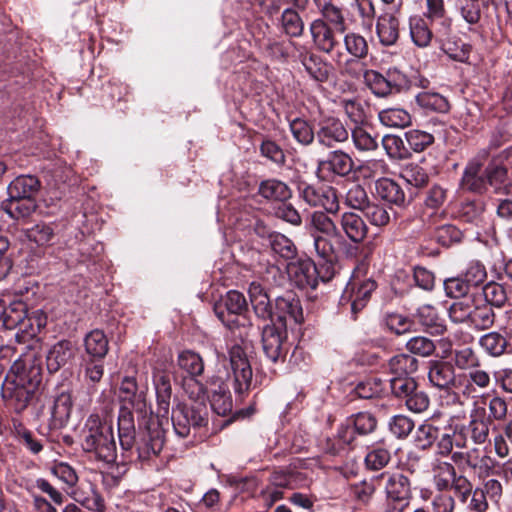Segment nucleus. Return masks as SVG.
Instances as JSON below:
<instances>
[{"label":"nucleus","mask_w":512,"mask_h":512,"mask_svg":"<svg viewBox=\"0 0 512 512\" xmlns=\"http://www.w3.org/2000/svg\"><path fill=\"white\" fill-rule=\"evenodd\" d=\"M86 352L94 358H103L108 352V340L101 330H93L84 340Z\"/></svg>","instance_id":"obj_37"},{"label":"nucleus","mask_w":512,"mask_h":512,"mask_svg":"<svg viewBox=\"0 0 512 512\" xmlns=\"http://www.w3.org/2000/svg\"><path fill=\"white\" fill-rule=\"evenodd\" d=\"M415 317L419 324L430 334L441 335L446 330L444 320L438 315L436 309L429 304L420 306Z\"/></svg>","instance_id":"obj_26"},{"label":"nucleus","mask_w":512,"mask_h":512,"mask_svg":"<svg viewBox=\"0 0 512 512\" xmlns=\"http://www.w3.org/2000/svg\"><path fill=\"white\" fill-rule=\"evenodd\" d=\"M82 446L84 450L94 452L99 459L105 462H112L116 458L112 426L102 423L98 416L88 418Z\"/></svg>","instance_id":"obj_3"},{"label":"nucleus","mask_w":512,"mask_h":512,"mask_svg":"<svg viewBox=\"0 0 512 512\" xmlns=\"http://www.w3.org/2000/svg\"><path fill=\"white\" fill-rule=\"evenodd\" d=\"M439 428L431 423H423L416 430V442L422 449L431 447L439 437Z\"/></svg>","instance_id":"obj_64"},{"label":"nucleus","mask_w":512,"mask_h":512,"mask_svg":"<svg viewBox=\"0 0 512 512\" xmlns=\"http://www.w3.org/2000/svg\"><path fill=\"white\" fill-rule=\"evenodd\" d=\"M457 9L462 19L470 25L477 24L481 19L479 0H458Z\"/></svg>","instance_id":"obj_58"},{"label":"nucleus","mask_w":512,"mask_h":512,"mask_svg":"<svg viewBox=\"0 0 512 512\" xmlns=\"http://www.w3.org/2000/svg\"><path fill=\"white\" fill-rule=\"evenodd\" d=\"M378 118L380 122L393 128H404L411 123L410 114L401 108H387L379 112Z\"/></svg>","instance_id":"obj_38"},{"label":"nucleus","mask_w":512,"mask_h":512,"mask_svg":"<svg viewBox=\"0 0 512 512\" xmlns=\"http://www.w3.org/2000/svg\"><path fill=\"white\" fill-rule=\"evenodd\" d=\"M473 310V302L469 299L454 302L448 314L452 322L457 324L470 323L471 311Z\"/></svg>","instance_id":"obj_57"},{"label":"nucleus","mask_w":512,"mask_h":512,"mask_svg":"<svg viewBox=\"0 0 512 512\" xmlns=\"http://www.w3.org/2000/svg\"><path fill=\"white\" fill-rule=\"evenodd\" d=\"M2 210L19 224L28 223L38 208L37 199L7 198L1 204Z\"/></svg>","instance_id":"obj_16"},{"label":"nucleus","mask_w":512,"mask_h":512,"mask_svg":"<svg viewBox=\"0 0 512 512\" xmlns=\"http://www.w3.org/2000/svg\"><path fill=\"white\" fill-rule=\"evenodd\" d=\"M286 329L276 324L266 325L262 331V346L267 358L276 362L284 355V340Z\"/></svg>","instance_id":"obj_14"},{"label":"nucleus","mask_w":512,"mask_h":512,"mask_svg":"<svg viewBox=\"0 0 512 512\" xmlns=\"http://www.w3.org/2000/svg\"><path fill=\"white\" fill-rule=\"evenodd\" d=\"M287 275L292 283L301 289H315L318 285V271L311 259H298L289 262Z\"/></svg>","instance_id":"obj_11"},{"label":"nucleus","mask_w":512,"mask_h":512,"mask_svg":"<svg viewBox=\"0 0 512 512\" xmlns=\"http://www.w3.org/2000/svg\"><path fill=\"white\" fill-rule=\"evenodd\" d=\"M478 343L487 355L495 358L502 356L508 346L506 337L497 331H491L482 335Z\"/></svg>","instance_id":"obj_33"},{"label":"nucleus","mask_w":512,"mask_h":512,"mask_svg":"<svg viewBox=\"0 0 512 512\" xmlns=\"http://www.w3.org/2000/svg\"><path fill=\"white\" fill-rule=\"evenodd\" d=\"M268 242L271 250L285 259H292L296 255V246L284 234L273 232L268 235Z\"/></svg>","instance_id":"obj_39"},{"label":"nucleus","mask_w":512,"mask_h":512,"mask_svg":"<svg viewBox=\"0 0 512 512\" xmlns=\"http://www.w3.org/2000/svg\"><path fill=\"white\" fill-rule=\"evenodd\" d=\"M349 135V131L339 119L329 117L319 123L316 139L319 144L332 148L336 144L346 142Z\"/></svg>","instance_id":"obj_13"},{"label":"nucleus","mask_w":512,"mask_h":512,"mask_svg":"<svg viewBox=\"0 0 512 512\" xmlns=\"http://www.w3.org/2000/svg\"><path fill=\"white\" fill-rule=\"evenodd\" d=\"M344 45L346 51L354 58L363 59L368 54V44L366 39L360 34L350 32L344 36Z\"/></svg>","instance_id":"obj_52"},{"label":"nucleus","mask_w":512,"mask_h":512,"mask_svg":"<svg viewBox=\"0 0 512 512\" xmlns=\"http://www.w3.org/2000/svg\"><path fill=\"white\" fill-rule=\"evenodd\" d=\"M340 232L351 241V243L361 244L368 233V227L365 221L356 213L345 212L340 218Z\"/></svg>","instance_id":"obj_20"},{"label":"nucleus","mask_w":512,"mask_h":512,"mask_svg":"<svg viewBox=\"0 0 512 512\" xmlns=\"http://www.w3.org/2000/svg\"><path fill=\"white\" fill-rule=\"evenodd\" d=\"M0 314L2 327L7 330L17 329L15 339L19 343L35 337L44 325L41 319L28 316L27 305L21 300L7 305L0 299Z\"/></svg>","instance_id":"obj_2"},{"label":"nucleus","mask_w":512,"mask_h":512,"mask_svg":"<svg viewBox=\"0 0 512 512\" xmlns=\"http://www.w3.org/2000/svg\"><path fill=\"white\" fill-rule=\"evenodd\" d=\"M410 36L413 43L419 48H426L430 45L434 33L430 28L427 19L422 16H412L409 19Z\"/></svg>","instance_id":"obj_30"},{"label":"nucleus","mask_w":512,"mask_h":512,"mask_svg":"<svg viewBox=\"0 0 512 512\" xmlns=\"http://www.w3.org/2000/svg\"><path fill=\"white\" fill-rule=\"evenodd\" d=\"M165 443V432L158 423H151L138 446L139 458L146 460L158 455Z\"/></svg>","instance_id":"obj_18"},{"label":"nucleus","mask_w":512,"mask_h":512,"mask_svg":"<svg viewBox=\"0 0 512 512\" xmlns=\"http://www.w3.org/2000/svg\"><path fill=\"white\" fill-rule=\"evenodd\" d=\"M375 192L382 200L395 205H403L405 193L392 179L380 178L375 182Z\"/></svg>","instance_id":"obj_31"},{"label":"nucleus","mask_w":512,"mask_h":512,"mask_svg":"<svg viewBox=\"0 0 512 512\" xmlns=\"http://www.w3.org/2000/svg\"><path fill=\"white\" fill-rule=\"evenodd\" d=\"M118 436L124 449L132 446L134 439V424L130 412L124 411L118 418Z\"/></svg>","instance_id":"obj_50"},{"label":"nucleus","mask_w":512,"mask_h":512,"mask_svg":"<svg viewBox=\"0 0 512 512\" xmlns=\"http://www.w3.org/2000/svg\"><path fill=\"white\" fill-rule=\"evenodd\" d=\"M495 321V313L491 306L484 304L482 306H474L471 311L469 325L477 330H486L493 326Z\"/></svg>","instance_id":"obj_43"},{"label":"nucleus","mask_w":512,"mask_h":512,"mask_svg":"<svg viewBox=\"0 0 512 512\" xmlns=\"http://www.w3.org/2000/svg\"><path fill=\"white\" fill-rule=\"evenodd\" d=\"M400 177L410 186L421 188L427 185L429 175L426 170L416 163L406 164L400 173Z\"/></svg>","instance_id":"obj_44"},{"label":"nucleus","mask_w":512,"mask_h":512,"mask_svg":"<svg viewBox=\"0 0 512 512\" xmlns=\"http://www.w3.org/2000/svg\"><path fill=\"white\" fill-rule=\"evenodd\" d=\"M282 28L284 32L291 37H299L302 35L304 30V23L299 14L290 8L283 11L282 17Z\"/></svg>","instance_id":"obj_51"},{"label":"nucleus","mask_w":512,"mask_h":512,"mask_svg":"<svg viewBox=\"0 0 512 512\" xmlns=\"http://www.w3.org/2000/svg\"><path fill=\"white\" fill-rule=\"evenodd\" d=\"M247 310V302L244 295L238 291L231 290L217 303L214 307L216 316L230 330L242 328L244 331L239 332L241 338L248 337L251 324L248 319L243 316Z\"/></svg>","instance_id":"obj_4"},{"label":"nucleus","mask_w":512,"mask_h":512,"mask_svg":"<svg viewBox=\"0 0 512 512\" xmlns=\"http://www.w3.org/2000/svg\"><path fill=\"white\" fill-rule=\"evenodd\" d=\"M329 213L322 211H315L310 217L311 233H319L326 236H335L342 239L340 230L336 223L328 216Z\"/></svg>","instance_id":"obj_35"},{"label":"nucleus","mask_w":512,"mask_h":512,"mask_svg":"<svg viewBox=\"0 0 512 512\" xmlns=\"http://www.w3.org/2000/svg\"><path fill=\"white\" fill-rule=\"evenodd\" d=\"M480 164L470 163L464 170L462 185L464 188L482 193L486 189L487 182L479 176Z\"/></svg>","instance_id":"obj_45"},{"label":"nucleus","mask_w":512,"mask_h":512,"mask_svg":"<svg viewBox=\"0 0 512 512\" xmlns=\"http://www.w3.org/2000/svg\"><path fill=\"white\" fill-rule=\"evenodd\" d=\"M46 365L49 374L59 373V380H57L55 386V394L52 396L53 404L50 407L51 415L54 420H61L62 411L64 409V390L62 389L63 374L61 371L64 365V340H58L48 351L46 357Z\"/></svg>","instance_id":"obj_8"},{"label":"nucleus","mask_w":512,"mask_h":512,"mask_svg":"<svg viewBox=\"0 0 512 512\" xmlns=\"http://www.w3.org/2000/svg\"><path fill=\"white\" fill-rule=\"evenodd\" d=\"M405 138L414 152H422L433 144L434 136L426 131L412 129L405 133Z\"/></svg>","instance_id":"obj_54"},{"label":"nucleus","mask_w":512,"mask_h":512,"mask_svg":"<svg viewBox=\"0 0 512 512\" xmlns=\"http://www.w3.org/2000/svg\"><path fill=\"white\" fill-rule=\"evenodd\" d=\"M399 20L392 12L382 13L376 22V33L381 45L389 47L399 39Z\"/></svg>","instance_id":"obj_21"},{"label":"nucleus","mask_w":512,"mask_h":512,"mask_svg":"<svg viewBox=\"0 0 512 512\" xmlns=\"http://www.w3.org/2000/svg\"><path fill=\"white\" fill-rule=\"evenodd\" d=\"M434 484L439 491L450 489L456 475L454 466L449 462L439 461L433 465Z\"/></svg>","instance_id":"obj_40"},{"label":"nucleus","mask_w":512,"mask_h":512,"mask_svg":"<svg viewBox=\"0 0 512 512\" xmlns=\"http://www.w3.org/2000/svg\"><path fill=\"white\" fill-rule=\"evenodd\" d=\"M300 61L309 76L317 82H326L331 72V65L313 53L300 55Z\"/></svg>","instance_id":"obj_27"},{"label":"nucleus","mask_w":512,"mask_h":512,"mask_svg":"<svg viewBox=\"0 0 512 512\" xmlns=\"http://www.w3.org/2000/svg\"><path fill=\"white\" fill-rule=\"evenodd\" d=\"M248 343L234 344L228 352L229 364L234 380V389L238 394L247 392L252 384V368L247 356Z\"/></svg>","instance_id":"obj_5"},{"label":"nucleus","mask_w":512,"mask_h":512,"mask_svg":"<svg viewBox=\"0 0 512 512\" xmlns=\"http://www.w3.org/2000/svg\"><path fill=\"white\" fill-rule=\"evenodd\" d=\"M177 364L180 369L189 375V377L200 376L204 371V362L202 357L191 350L182 351L178 355Z\"/></svg>","instance_id":"obj_36"},{"label":"nucleus","mask_w":512,"mask_h":512,"mask_svg":"<svg viewBox=\"0 0 512 512\" xmlns=\"http://www.w3.org/2000/svg\"><path fill=\"white\" fill-rule=\"evenodd\" d=\"M416 102L426 111L444 113L449 109L446 98L436 92H421L416 96Z\"/></svg>","instance_id":"obj_41"},{"label":"nucleus","mask_w":512,"mask_h":512,"mask_svg":"<svg viewBox=\"0 0 512 512\" xmlns=\"http://www.w3.org/2000/svg\"><path fill=\"white\" fill-rule=\"evenodd\" d=\"M376 286V282L371 279H367L361 284L356 282L348 283L340 297V306L344 310H350L351 314L356 317L366 306Z\"/></svg>","instance_id":"obj_9"},{"label":"nucleus","mask_w":512,"mask_h":512,"mask_svg":"<svg viewBox=\"0 0 512 512\" xmlns=\"http://www.w3.org/2000/svg\"><path fill=\"white\" fill-rule=\"evenodd\" d=\"M353 165V160L349 154L341 150H335L319 163V170L329 171L338 176H346L352 171Z\"/></svg>","instance_id":"obj_23"},{"label":"nucleus","mask_w":512,"mask_h":512,"mask_svg":"<svg viewBox=\"0 0 512 512\" xmlns=\"http://www.w3.org/2000/svg\"><path fill=\"white\" fill-rule=\"evenodd\" d=\"M120 398L122 401L131 405L137 411H142L145 404V394L138 390L134 377H125L120 385Z\"/></svg>","instance_id":"obj_32"},{"label":"nucleus","mask_w":512,"mask_h":512,"mask_svg":"<svg viewBox=\"0 0 512 512\" xmlns=\"http://www.w3.org/2000/svg\"><path fill=\"white\" fill-rule=\"evenodd\" d=\"M490 424V418L486 417L484 408H477L471 412L467 429L475 444L481 445L488 440Z\"/></svg>","instance_id":"obj_24"},{"label":"nucleus","mask_w":512,"mask_h":512,"mask_svg":"<svg viewBox=\"0 0 512 512\" xmlns=\"http://www.w3.org/2000/svg\"><path fill=\"white\" fill-rule=\"evenodd\" d=\"M351 138L355 148L361 152H370L378 148L377 139L372 136L362 125L355 126L351 130Z\"/></svg>","instance_id":"obj_47"},{"label":"nucleus","mask_w":512,"mask_h":512,"mask_svg":"<svg viewBox=\"0 0 512 512\" xmlns=\"http://www.w3.org/2000/svg\"><path fill=\"white\" fill-rule=\"evenodd\" d=\"M441 50L452 60L466 62L469 58L470 46L450 36L439 42Z\"/></svg>","instance_id":"obj_42"},{"label":"nucleus","mask_w":512,"mask_h":512,"mask_svg":"<svg viewBox=\"0 0 512 512\" xmlns=\"http://www.w3.org/2000/svg\"><path fill=\"white\" fill-rule=\"evenodd\" d=\"M376 482H378V479L373 477L369 480H363L351 485V493L353 497L361 503L370 502L377 490Z\"/></svg>","instance_id":"obj_60"},{"label":"nucleus","mask_w":512,"mask_h":512,"mask_svg":"<svg viewBox=\"0 0 512 512\" xmlns=\"http://www.w3.org/2000/svg\"><path fill=\"white\" fill-rule=\"evenodd\" d=\"M290 130L297 142L303 145L312 143L315 134L307 121L297 118L291 121Z\"/></svg>","instance_id":"obj_63"},{"label":"nucleus","mask_w":512,"mask_h":512,"mask_svg":"<svg viewBox=\"0 0 512 512\" xmlns=\"http://www.w3.org/2000/svg\"><path fill=\"white\" fill-rule=\"evenodd\" d=\"M258 192L265 199L279 202L287 201L292 195L290 188L284 182L276 179L262 181Z\"/></svg>","instance_id":"obj_34"},{"label":"nucleus","mask_w":512,"mask_h":512,"mask_svg":"<svg viewBox=\"0 0 512 512\" xmlns=\"http://www.w3.org/2000/svg\"><path fill=\"white\" fill-rule=\"evenodd\" d=\"M364 82L374 95L378 97H386L390 95L386 76L379 72L375 70H368L365 72Z\"/></svg>","instance_id":"obj_55"},{"label":"nucleus","mask_w":512,"mask_h":512,"mask_svg":"<svg viewBox=\"0 0 512 512\" xmlns=\"http://www.w3.org/2000/svg\"><path fill=\"white\" fill-rule=\"evenodd\" d=\"M251 305L257 317L273 320V310L269 296L261 284L252 282L248 289Z\"/></svg>","instance_id":"obj_25"},{"label":"nucleus","mask_w":512,"mask_h":512,"mask_svg":"<svg viewBox=\"0 0 512 512\" xmlns=\"http://www.w3.org/2000/svg\"><path fill=\"white\" fill-rule=\"evenodd\" d=\"M454 365L461 370L477 368L480 364L479 357L470 346H458L453 351Z\"/></svg>","instance_id":"obj_46"},{"label":"nucleus","mask_w":512,"mask_h":512,"mask_svg":"<svg viewBox=\"0 0 512 512\" xmlns=\"http://www.w3.org/2000/svg\"><path fill=\"white\" fill-rule=\"evenodd\" d=\"M433 236L439 244L449 247L461 242L463 233L453 224H444L436 227Z\"/></svg>","instance_id":"obj_49"},{"label":"nucleus","mask_w":512,"mask_h":512,"mask_svg":"<svg viewBox=\"0 0 512 512\" xmlns=\"http://www.w3.org/2000/svg\"><path fill=\"white\" fill-rule=\"evenodd\" d=\"M10 373L14 375L15 396L25 407L42 381L40 361L35 352L30 350L20 354L11 365Z\"/></svg>","instance_id":"obj_1"},{"label":"nucleus","mask_w":512,"mask_h":512,"mask_svg":"<svg viewBox=\"0 0 512 512\" xmlns=\"http://www.w3.org/2000/svg\"><path fill=\"white\" fill-rule=\"evenodd\" d=\"M391 453L383 447H373L365 456V465L371 471H378L388 465Z\"/></svg>","instance_id":"obj_53"},{"label":"nucleus","mask_w":512,"mask_h":512,"mask_svg":"<svg viewBox=\"0 0 512 512\" xmlns=\"http://www.w3.org/2000/svg\"><path fill=\"white\" fill-rule=\"evenodd\" d=\"M483 295L489 306L502 307L507 301L506 289L496 282H489L483 287Z\"/></svg>","instance_id":"obj_56"},{"label":"nucleus","mask_w":512,"mask_h":512,"mask_svg":"<svg viewBox=\"0 0 512 512\" xmlns=\"http://www.w3.org/2000/svg\"><path fill=\"white\" fill-rule=\"evenodd\" d=\"M336 32L335 28H331L323 19H316L310 25L315 47L324 53H331L338 45Z\"/></svg>","instance_id":"obj_17"},{"label":"nucleus","mask_w":512,"mask_h":512,"mask_svg":"<svg viewBox=\"0 0 512 512\" xmlns=\"http://www.w3.org/2000/svg\"><path fill=\"white\" fill-rule=\"evenodd\" d=\"M431 384L440 389L457 388L461 384V376H457L454 367L441 361H432L428 372Z\"/></svg>","instance_id":"obj_15"},{"label":"nucleus","mask_w":512,"mask_h":512,"mask_svg":"<svg viewBox=\"0 0 512 512\" xmlns=\"http://www.w3.org/2000/svg\"><path fill=\"white\" fill-rule=\"evenodd\" d=\"M405 347L411 354L422 357L431 356L436 349L434 342L424 336H415L410 338Z\"/></svg>","instance_id":"obj_59"},{"label":"nucleus","mask_w":512,"mask_h":512,"mask_svg":"<svg viewBox=\"0 0 512 512\" xmlns=\"http://www.w3.org/2000/svg\"><path fill=\"white\" fill-rule=\"evenodd\" d=\"M172 424L176 435L185 438L192 428H200L208 422L206 405L189 406L180 403L172 409Z\"/></svg>","instance_id":"obj_6"},{"label":"nucleus","mask_w":512,"mask_h":512,"mask_svg":"<svg viewBox=\"0 0 512 512\" xmlns=\"http://www.w3.org/2000/svg\"><path fill=\"white\" fill-rule=\"evenodd\" d=\"M448 199V190L439 184H434L426 192L424 199V208L432 212L428 215V220L435 223L438 218L444 217L446 212L442 207Z\"/></svg>","instance_id":"obj_22"},{"label":"nucleus","mask_w":512,"mask_h":512,"mask_svg":"<svg viewBox=\"0 0 512 512\" xmlns=\"http://www.w3.org/2000/svg\"><path fill=\"white\" fill-rule=\"evenodd\" d=\"M154 384L159 408L167 413L171 398V384L168 376L158 373L154 376Z\"/></svg>","instance_id":"obj_48"},{"label":"nucleus","mask_w":512,"mask_h":512,"mask_svg":"<svg viewBox=\"0 0 512 512\" xmlns=\"http://www.w3.org/2000/svg\"><path fill=\"white\" fill-rule=\"evenodd\" d=\"M419 361L410 354H398L391 357L386 365L392 377H412L418 370Z\"/></svg>","instance_id":"obj_29"},{"label":"nucleus","mask_w":512,"mask_h":512,"mask_svg":"<svg viewBox=\"0 0 512 512\" xmlns=\"http://www.w3.org/2000/svg\"><path fill=\"white\" fill-rule=\"evenodd\" d=\"M297 191L299 197L310 207H320L332 214L339 211L338 196L336 190L331 186L313 185L300 181Z\"/></svg>","instance_id":"obj_7"},{"label":"nucleus","mask_w":512,"mask_h":512,"mask_svg":"<svg viewBox=\"0 0 512 512\" xmlns=\"http://www.w3.org/2000/svg\"><path fill=\"white\" fill-rule=\"evenodd\" d=\"M41 188L39 179L30 174L19 175L7 187L8 198L36 199Z\"/></svg>","instance_id":"obj_19"},{"label":"nucleus","mask_w":512,"mask_h":512,"mask_svg":"<svg viewBox=\"0 0 512 512\" xmlns=\"http://www.w3.org/2000/svg\"><path fill=\"white\" fill-rule=\"evenodd\" d=\"M345 203L353 209L362 211L370 204L365 189L359 184H354L349 188L346 193Z\"/></svg>","instance_id":"obj_62"},{"label":"nucleus","mask_w":512,"mask_h":512,"mask_svg":"<svg viewBox=\"0 0 512 512\" xmlns=\"http://www.w3.org/2000/svg\"><path fill=\"white\" fill-rule=\"evenodd\" d=\"M375 479L380 482L385 498L406 502L412 499V483L405 474L385 471L375 476Z\"/></svg>","instance_id":"obj_10"},{"label":"nucleus","mask_w":512,"mask_h":512,"mask_svg":"<svg viewBox=\"0 0 512 512\" xmlns=\"http://www.w3.org/2000/svg\"><path fill=\"white\" fill-rule=\"evenodd\" d=\"M273 320H276L279 326L285 329L288 321L300 324L303 321L300 301L292 295L277 297L273 310Z\"/></svg>","instance_id":"obj_12"},{"label":"nucleus","mask_w":512,"mask_h":512,"mask_svg":"<svg viewBox=\"0 0 512 512\" xmlns=\"http://www.w3.org/2000/svg\"><path fill=\"white\" fill-rule=\"evenodd\" d=\"M183 388L189 399L194 401L192 406L206 405V389L204 385L196 379L189 377L184 380Z\"/></svg>","instance_id":"obj_61"},{"label":"nucleus","mask_w":512,"mask_h":512,"mask_svg":"<svg viewBox=\"0 0 512 512\" xmlns=\"http://www.w3.org/2000/svg\"><path fill=\"white\" fill-rule=\"evenodd\" d=\"M210 405L212 410L221 416H226L232 411L233 402L227 386L223 382L211 383Z\"/></svg>","instance_id":"obj_28"}]
</instances>
